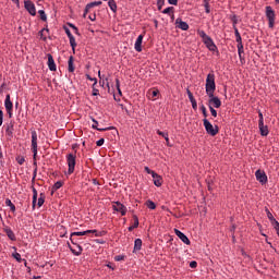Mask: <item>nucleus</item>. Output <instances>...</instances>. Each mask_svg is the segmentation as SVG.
Masks as SVG:
<instances>
[{"label": "nucleus", "mask_w": 279, "mask_h": 279, "mask_svg": "<svg viewBox=\"0 0 279 279\" xmlns=\"http://www.w3.org/2000/svg\"><path fill=\"white\" fill-rule=\"evenodd\" d=\"M205 90L208 97H213V94H215V90H217V85L215 84V73H209L207 75Z\"/></svg>", "instance_id": "nucleus-1"}, {"label": "nucleus", "mask_w": 279, "mask_h": 279, "mask_svg": "<svg viewBox=\"0 0 279 279\" xmlns=\"http://www.w3.org/2000/svg\"><path fill=\"white\" fill-rule=\"evenodd\" d=\"M32 151H33V165L34 167H38V162L36 161V157L38 156V133L36 131H32Z\"/></svg>", "instance_id": "nucleus-2"}, {"label": "nucleus", "mask_w": 279, "mask_h": 279, "mask_svg": "<svg viewBox=\"0 0 279 279\" xmlns=\"http://www.w3.org/2000/svg\"><path fill=\"white\" fill-rule=\"evenodd\" d=\"M76 158L77 156L73 153L66 155L68 175H71L75 172Z\"/></svg>", "instance_id": "nucleus-3"}, {"label": "nucleus", "mask_w": 279, "mask_h": 279, "mask_svg": "<svg viewBox=\"0 0 279 279\" xmlns=\"http://www.w3.org/2000/svg\"><path fill=\"white\" fill-rule=\"evenodd\" d=\"M203 125H204L207 134H209V136H217L219 134V126L213 125V123H210V121H208V119L203 120Z\"/></svg>", "instance_id": "nucleus-4"}, {"label": "nucleus", "mask_w": 279, "mask_h": 279, "mask_svg": "<svg viewBox=\"0 0 279 279\" xmlns=\"http://www.w3.org/2000/svg\"><path fill=\"white\" fill-rule=\"evenodd\" d=\"M266 19H268V26L270 29H274L276 25V11L271 7H266Z\"/></svg>", "instance_id": "nucleus-5"}, {"label": "nucleus", "mask_w": 279, "mask_h": 279, "mask_svg": "<svg viewBox=\"0 0 279 279\" xmlns=\"http://www.w3.org/2000/svg\"><path fill=\"white\" fill-rule=\"evenodd\" d=\"M86 234H97V230L72 232L71 236H70V241H71V243L75 244V238H73V236H86Z\"/></svg>", "instance_id": "nucleus-6"}, {"label": "nucleus", "mask_w": 279, "mask_h": 279, "mask_svg": "<svg viewBox=\"0 0 279 279\" xmlns=\"http://www.w3.org/2000/svg\"><path fill=\"white\" fill-rule=\"evenodd\" d=\"M24 8L26 11H28L31 16H36V4H34V2L31 0L24 1Z\"/></svg>", "instance_id": "nucleus-7"}, {"label": "nucleus", "mask_w": 279, "mask_h": 279, "mask_svg": "<svg viewBox=\"0 0 279 279\" xmlns=\"http://www.w3.org/2000/svg\"><path fill=\"white\" fill-rule=\"evenodd\" d=\"M64 32L70 40V46L72 47L73 51H75V48L77 47V43H75V37L73 34H71V29L69 27H64Z\"/></svg>", "instance_id": "nucleus-8"}, {"label": "nucleus", "mask_w": 279, "mask_h": 279, "mask_svg": "<svg viewBox=\"0 0 279 279\" xmlns=\"http://www.w3.org/2000/svg\"><path fill=\"white\" fill-rule=\"evenodd\" d=\"M255 177L257 182H260V184H267V174L263 170H257L255 172Z\"/></svg>", "instance_id": "nucleus-9"}, {"label": "nucleus", "mask_w": 279, "mask_h": 279, "mask_svg": "<svg viewBox=\"0 0 279 279\" xmlns=\"http://www.w3.org/2000/svg\"><path fill=\"white\" fill-rule=\"evenodd\" d=\"M112 208H113V210H116V213H121L122 217H125V214L128 213V208L120 202H117L112 206Z\"/></svg>", "instance_id": "nucleus-10"}, {"label": "nucleus", "mask_w": 279, "mask_h": 279, "mask_svg": "<svg viewBox=\"0 0 279 279\" xmlns=\"http://www.w3.org/2000/svg\"><path fill=\"white\" fill-rule=\"evenodd\" d=\"M209 97V106H214V108H221V99L219 97L215 96V94H211Z\"/></svg>", "instance_id": "nucleus-11"}, {"label": "nucleus", "mask_w": 279, "mask_h": 279, "mask_svg": "<svg viewBox=\"0 0 279 279\" xmlns=\"http://www.w3.org/2000/svg\"><path fill=\"white\" fill-rule=\"evenodd\" d=\"M174 234L182 241V243H185V245H191V240H189V236L184 234L182 231L174 229Z\"/></svg>", "instance_id": "nucleus-12"}, {"label": "nucleus", "mask_w": 279, "mask_h": 279, "mask_svg": "<svg viewBox=\"0 0 279 279\" xmlns=\"http://www.w3.org/2000/svg\"><path fill=\"white\" fill-rule=\"evenodd\" d=\"M203 43H204V45H206V47H207V49H209V51H217V45H215V41H213V38L208 37Z\"/></svg>", "instance_id": "nucleus-13"}, {"label": "nucleus", "mask_w": 279, "mask_h": 279, "mask_svg": "<svg viewBox=\"0 0 279 279\" xmlns=\"http://www.w3.org/2000/svg\"><path fill=\"white\" fill-rule=\"evenodd\" d=\"M101 3H102L101 1H94V2L86 4L83 16L86 17V14H88V12H90L92 8H97L98 5H101Z\"/></svg>", "instance_id": "nucleus-14"}, {"label": "nucleus", "mask_w": 279, "mask_h": 279, "mask_svg": "<svg viewBox=\"0 0 279 279\" xmlns=\"http://www.w3.org/2000/svg\"><path fill=\"white\" fill-rule=\"evenodd\" d=\"M4 108H5L7 112H10V110H13V108H14V104H12V100L10 99V94H8L5 96Z\"/></svg>", "instance_id": "nucleus-15"}, {"label": "nucleus", "mask_w": 279, "mask_h": 279, "mask_svg": "<svg viewBox=\"0 0 279 279\" xmlns=\"http://www.w3.org/2000/svg\"><path fill=\"white\" fill-rule=\"evenodd\" d=\"M175 25L179 29H182L183 32H186L189 29V24L181 19H177Z\"/></svg>", "instance_id": "nucleus-16"}, {"label": "nucleus", "mask_w": 279, "mask_h": 279, "mask_svg": "<svg viewBox=\"0 0 279 279\" xmlns=\"http://www.w3.org/2000/svg\"><path fill=\"white\" fill-rule=\"evenodd\" d=\"M143 38H144V35H140L135 41V51H138V53H141V51H143Z\"/></svg>", "instance_id": "nucleus-17"}, {"label": "nucleus", "mask_w": 279, "mask_h": 279, "mask_svg": "<svg viewBox=\"0 0 279 279\" xmlns=\"http://www.w3.org/2000/svg\"><path fill=\"white\" fill-rule=\"evenodd\" d=\"M48 68L49 71H57L56 61L53 60V56L51 53H48Z\"/></svg>", "instance_id": "nucleus-18"}, {"label": "nucleus", "mask_w": 279, "mask_h": 279, "mask_svg": "<svg viewBox=\"0 0 279 279\" xmlns=\"http://www.w3.org/2000/svg\"><path fill=\"white\" fill-rule=\"evenodd\" d=\"M259 132L263 136H268L269 134V128L265 125V122L258 123Z\"/></svg>", "instance_id": "nucleus-19"}, {"label": "nucleus", "mask_w": 279, "mask_h": 279, "mask_svg": "<svg viewBox=\"0 0 279 279\" xmlns=\"http://www.w3.org/2000/svg\"><path fill=\"white\" fill-rule=\"evenodd\" d=\"M75 59L73 56H70L69 61H68V71L69 73H74L75 72V65H74Z\"/></svg>", "instance_id": "nucleus-20"}, {"label": "nucleus", "mask_w": 279, "mask_h": 279, "mask_svg": "<svg viewBox=\"0 0 279 279\" xmlns=\"http://www.w3.org/2000/svg\"><path fill=\"white\" fill-rule=\"evenodd\" d=\"M153 182L155 186H162V177H160L158 173L153 174Z\"/></svg>", "instance_id": "nucleus-21"}, {"label": "nucleus", "mask_w": 279, "mask_h": 279, "mask_svg": "<svg viewBox=\"0 0 279 279\" xmlns=\"http://www.w3.org/2000/svg\"><path fill=\"white\" fill-rule=\"evenodd\" d=\"M74 245H76V250L73 248L71 245H69L72 254H74V256H81L82 255V251H83L82 246L80 244H77V243H75Z\"/></svg>", "instance_id": "nucleus-22"}, {"label": "nucleus", "mask_w": 279, "mask_h": 279, "mask_svg": "<svg viewBox=\"0 0 279 279\" xmlns=\"http://www.w3.org/2000/svg\"><path fill=\"white\" fill-rule=\"evenodd\" d=\"M4 232L7 236L10 239V241H16V235L14 234V231H12L11 228L9 227L4 228Z\"/></svg>", "instance_id": "nucleus-23"}, {"label": "nucleus", "mask_w": 279, "mask_h": 279, "mask_svg": "<svg viewBox=\"0 0 279 279\" xmlns=\"http://www.w3.org/2000/svg\"><path fill=\"white\" fill-rule=\"evenodd\" d=\"M92 121L94 123L92 125L93 130H97L98 132H108V130H112V128H105V129L97 128V125H99V122H97V120H95V119H92Z\"/></svg>", "instance_id": "nucleus-24"}, {"label": "nucleus", "mask_w": 279, "mask_h": 279, "mask_svg": "<svg viewBox=\"0 0 279 279\" xmlns=\"http://www.w3.org/2000/svg\"><path fill=\"white\" fill-rule=\"evenodd\" d=\"M142 247H143V240H141V239H135L133 252H141V248H142Z\"/></svg>", "instance_id": "nucleus-25"}, {"label": "nucleus", "mask_w": 279, "mask_h": 279, "mask_svg": "<svg viewBox=\"0 0 279 279\" xmlns=\"http://www.w3.org/2000/svg\"><path fill=\"white\" fill-rule=\"evenodd\" d=\"M157 134H158L159 136H162L163 138H166V145H167L168 147H171V144H169V133H165V132L158 130V131H157Z\"/></svg>", "instance_id": "nucleus-26"}, {"label": "nucleus", "mask_w": 279, "mask_h": 279, "mask_svg": "<svg viewBox=\"0 0 279 279\" xmlns=\"http://www.w3.org/2000/svg\"><path fill=\"white\" fill-rule=\"evenodd\" d=\"M5 206L10 207L11 213H16V206L12 203L10 198L5 199Z\"/></svg>", "instance_id": "nucleus-27"}, {"label": "nucleus", "mask_w": 279, "mask_h": 279, "mask_svg": "<svg viewBox=\"0 0 279 279\" xmlns=\"http://www.w3.org/2000/svg\"><path fill=\"white\" fill-rule=\"evenodd\" d=\"M108 7L110 8V10L113 11L114 14H117V1H114V0H109Z\"/></svg>", "instance_id": "nucleus-28"}, {"label": "nucleus", "mask_w": 279, "mask_h": 279, "mask_svg": "<svg viewBox=\"0 0 279 279\" xmlns=\"http://www.w3.org/2000/svg\"><path fill=\"white\" fill-rule=\"evenodd\" d=\"M135 228H138V217L134 216V225L129 227V232H132Z\"/></svg>", "instance_id": "nucleus-29"}, {"label": "nucleus", "mask_w": 279, "mask_h": 279, "mask_svg": "<svg viewBox=\"0 0 279 279\" xmlns=\"http://www.w3.org/2000/svg\"><path fill=\"white\" fill-rule=\"evenodd\" d=\"M44 204H45V194L41 193L37 202L38 208H40Z\"/></svg>", "instance_id": "nucleus-30"}, {"label": "nucleus", "mask_w": 279, "mask_h": 279, "mask_svg": "<svg viewBox=\"0 0 279 279\" xmlns=\"http://www.w3.org/2000/svg\"><path fill=\"white\" fill-rule=\"evenodd\" d=\"M146 206H147V208H149L150 210H156V203H154L153 201H147V202H146Z\"/></svg>", "instance_id": "nucleus-31"}, {"label": "nucleus", "mask_w": 279, "mask_h": 279, "mask_svg": "<svg viewBox=\"0 0 279 279\" xmlns=\"http://www.w3.org/2000/svg\"><path fill=\"white\" fill-rule=\"evenodd\" d=\"M198 36L203 39V41L207 40V38H210L204 31H198Z\"/></svg>", "instance_id": "nucleus-32"}, {"label": "nucleus", "mask_w": 279, "mask_h": 279, "mask_svg": "<svg viewBox=\"0 0 279 279\" xmlns=\"http://www.w3.org/2000/svg\"><path fill=\"white\" fill-rule=\"evenodd\" d=\"M38 14L43 21H47V13H45V10H39Z\"/></svg>", "instance_id": "nucleus-33"}, {"label": "nucleus", "mask_w": 279, "mask_h": 279, "mask_svg": "<svg viewBox=\"0 0 279 279\" xmlns=\"http://www.w3.org/2000/svg\"><path fill=\"white\" fill-rule=\"evenodd\" d=\"M173 7H168L162 11V14H169V16L171 15V13L173 12Z\"/></svg>", "instance_id": "nucleus-34"}, {"label": "nucleus", "mask_w": 279, "mask_h": 279, "mask_svg": "<svg viewBox=\"0 0 279 279\" xmlns=\"http://www.w3.org/2000/svg\"><path fill=\"white\" fill-rule=\"evenodd\" d=\"M204 3L206 14H210V4L207 2V0H204Z\"/></svg>", "instance_id": "nucleus-35"}, {"label": "nucleus", "mask_w": 279, "mask_h": 279, "mask_svg": "<svg viewBox=\"0 0 279 279\" xmlns=\"http://www.w3.org/2000/svg\"><path fill=\"white\" fill-rule=\"evenodd\" d=\"M267 213V217L270 221H272V226L275 225V219H274V215L271 214V211H269V209H266Z\"/></svg>", "instance_id": "nucleus-36"}, {"label": "nucleus", "mask_w": 279, "mask_h": 279, "mask_svg": "<svg viewBox=\"0 0 279 279\" xmlns=\"http://www.w3.org/2000/svg\"><path fill=\"white\" fill-rule=\"evenodd\" d=\"M201 110H202L203 117H205L206 119L208 117V111H206V106L201 105Z\"/></svg>", "instance_id": "nucleus-37"}, {"label": "nucleus", "mask_w": 279, "mask_h": 279, "mask_svg": "<svg viewBox=\"0 0 279 279\" xmlns=\"http://www.w3.org/2000/svg\"><path fill=\"white\" fill-rule=\"evenodd\" d=\"M58 189H62V182L61 181H57L53 185V191H58Z\"/></svg>", "instance_id": "nucleus-38"}, {"label": "nucleus", "mask_w": 279, "mask_h": 279, "mask_svg": "<svg viewBox=\"0 0 279 279\" xmlns=\"http://www.w3.org/2000/svg\"><path fill=\"white\" fill-rule=\"evenodd\" d=\"M243 53H245V50L243 48V44L242 45H238V54L241 56Z\"/></svg>", "instance_id": "nucleus-39"}, {"label": "nucleus", "mask_w": 279, "mask_h": 279, "mask_svg": "<svg viewBox=\"0 0 279 279\" xmlns=\"http://www.w3.org/2000/svg\"><path fill=\"white\" fill-rule=\"evenodd\" d=\"M45 32H49V28H44L39 32L41 38H44V40H47V36L45 35Z\"/></svg>", "instance_id": "nucleus-40"}, {"label": "nucleus", "mask_w": 279, "mask_h": 279, "mask_svg": "<svg viewBox=\"0 0 279 279\" xmlns=\"http://www.w3.org/2000/svg\"><path fill=\"white\" fill-rule=\"evenodd\" d=\"M144 170L146 171V173H148L149 175H151V178H153L154 174L156 173V171L149 169V167H145Z\"/></svg>", "instance_id": "nucleus-41"}, {"label": "nucleus", "mask_w": 279, "mask_h": 279, "mask_svg": "<svg viewBox=\"0 0 279 279\" xmlns=\"http://www.w3.org/2000/svg\"><path fill=\"white\" fill-rule=\"evenodd\" d=\"M116 86H117L119 95H121V83L119 82V78L116 80Z\"/></svg>", "instance_id": "nucleus-42"}, {"label": "nucleus", "mask_w": 279, "mask_h": 279, "mask_svg": "<svg viewBox=\"0 0 279 279\" xmlns=\"http://www.w3.org/2000/svg\"><path fill=\"white\" fill-rule=\"evenodd\" d=\"M13 258H15V260H17V263H21V260H22L21 255L19 253H13Z\"/></svg>", "instance_id": "nucleus-43"}, {"label": "nucleus", "mask_w": 279, "mask_h": 279, "mask_svg": "<svg viewBox=\"0 0 279 279\" xmlns=\"http://www.w3.org/2000/svg\"><path fill=\"white\" fill-rule=\"evenodd\" d=\"M209 110H210L211 116L217 118V110H215V108H213V106H210V105H209Z\"/></svg>", "instance_id": "nucleus-44"}, {"label": "nucleus", "mask_w": 279, "mask_h": 279, "mask_svg": "<svg viewBox=\"0 0 279 279\" xmlns=\"http://www.w3.org/2000/svg\"><path fill=\"white\" fill-rule=\"evenodd\" d=\"M235 43H238V45H243V39L241 38V35L235 36Z\"/></svg>", "instance_id": "nucleus-45"}, {"label": "nucleus", "mask_w": 279, "mask_h": 279, "mask_svg": "<svg viewBox=\"0 0 279 279\" xmlns=\"http://www.w3.org/2000/svg\"><path fill=\"white\" fill-rule=\"evenodd\" d=\"M104 143H106V140L100 138V140H98V141L96 142V145H97V147H101V145H104Z\"/></svg>", "instance_id": "nucleus-46"}, {"label": "nucleus", "mask_w": 279, "mask_h": 279, "mask_svg": "<svg viewBox=\"0 0 279 279\" xmlns=\"http://www.w3.org/2000/svg\"><path fill=\"white\" fill-rule=\"evenodd\" d=\"M158 10H162V5H165V0H158Z\"/></svg>", "instance_id": "nucleus-47"}, {"label": "nucleus", "mask_w": 279, "mask_h": 279, "mask_svg": "<svg viewBox=\"0 0 279 279\" xmlns=\"http://www.w3.org/2000/svg\"><path fill=\"white\" fill-rule=\"evenodd\" d=\"M191 269H196L197 268V262L193 260L190 263Z\"/></svg>", "instance_id": "nucleus-48"}, {"label": "nucleus", "mask_w": 279, "mask_h": 279, "mask_svg": "<svg viewBox=\"0 0 279 279\" xmlns=\"http://www.w3.org/2000/svg\"><path fill=\"white\" fill-rule=\"evenodd\" d=\"M259 121L258 123H265V119L263 118V112H258Z\"/></svg>", "instance_id": "nucleus-49"}, {"label": "nucleus", "mask_w": 279, "mask_h": 279, "mask_svg": "<svg viewBox=\"0 0 279 279\" xmlns=\"http://www.w3.org/2000/svg\"><path fill=\"white\" fill-rule=\"evenodd\" d=\"M33 198L38 199V191L33 187Z\"/></svg>", "instance_id": "nucleus-50"}, {"label": "nucleus", "mask_w": 279, "mask_h": 279, "mask_svg": "<svg viewBox=\"0 0 279 279\" xmlns=\"http://www.w3.org/2000/svg\"><path fill=\"white\" fill-rule=\"evenodd\" d=\"M123 258H125V256H123V255H117V256L114 257V260L120 262V260H123Z\"/></svg>", "instance_id": "nucleus-51"}, {"label": "nucleus", "mask_w": 279, "mask_h": 279, "mask_svg": "<svg viewBox=\"0 0 279 279\" xmlns=\"http://www.w3.org/2000/svg\"><path fill=\"white\" fill-rule=\"evenodd\" d=\"M159 90L158 89H154L153 92H151V96L153 97H158V95H159Z\"/></svg>", "instance_id": "nucleus-52"}, {"label": "nucleus", "mask_w": 279, "mask_h": 279, "mask_svg": "<svg viewBox=\"0 0 279 279\" xmlns=\"http://www.w3.org/2000/svg\"><path fill=\"white\" fill-rule=\"evenodd\" d=\"M193 110H197V100H193L192 102Z\"/></svg>", "instance_id": "nucleus-53"}, {"label": "nucleus", "mask_w": 279, "mask_h": 279, "mask_svg": "<svg viewBox=\"0 0 279 279\" xmlns=\"http://www.w3.org/2000/svg\"><path fill=\"white\" fill-rule=\"evenodd\" d=\"M3 125V111L0 110V126Z\"/></svg>", "instance_id": "nucleus-54"}, {"label": "nucleus", "mask_w": 279, "mask_h": 279, "mask_svg": "<svg viewBox=\"0 0 279 279\" xmlns=\"http://www.w3.org/2000/svg\"><path fill=\"white\" fill-rule=\"evenodd\" d=\"M168 3H170V5H178V0H168Z\"/></svg>", "instance_id": "nucleus-55"}, {"label": "nucleus", "mask_w": 279, "mask_h": 279, "mask_svg": "<svg viewBox=\"0 0 279 279\" xmlns=\"http://www.w3.org/2000/svg\"><path fill=\"white\" fill-rule=\"evenodd\" d=\"M97 95H99V89L93 88V96L97 97Z\"/></svg>", "instance_id": "nucleus-56"}, {"label": "nucleus", "mask_w": 279, "mask_h": 279, "mask_svg": "<svg viewBox=\"0 0 279 279\" xmlns=\"http://www.w3.org/2000/svg\"><path fill=\"white\" fill-rule=\"evenodd\" d=\"M89 20L90 21H96L97 20V15L96 14L89 15Z\"/></svg>", "instance_id": "nucleus-57"}, {"label": "nucleus", "mask_w": 279, "mask_h": 279, "mask_svg": "<svg viewBox=\"0 0 279 279\" xmlns=\"http://www.w3.org/2000/svg\"><path fill=\"white\" fill-rule=\"evenodd\" d=\"M36 202H38V199L33 198V210H36Z\"/></svg>", "instance_id": "nucleus-58"}, {"label": "nucleus", "mask_w": 279, "mask_h": 279, "mask_svg": "<svg viewBox=\"0 0 279 279\" xmlns=\"http://www.w3.org/2000/svg\"><path fill=\"white\" fill-rule=\"evenodd\" d=\"M234 34H235V37L241 36V33H239V28L234 27Z\"/></svg>", "instance_id": "nucleus-59"}, {"label": "nucleus", "mask_w": 279, "mask_h": 279, "mask_svg": "<svg viewBox=\"0 0 279 279\" xmlns=\"http://www.w3.org/2000/svg\"><path fill=\"white\" fill-rule=\"evenodd\" d=\"M189 99H190L191 102L195 101V97L193 96V94H192V96H189Z\"/></svg>", "instance_id": "nucleus-60"}, {"label": "nucleus", "mask_w": 279, "mask_h": 279, "mask_svg": "<svg viewBox=\"0 0 279 279\" xmlns=\"http://www.w3.org/2000/svg\"><path fill=\"white\" fill-rule=\"evenodd\" d=\"M69 26L72 28V29H77V26L73 25V24H69Z\"/></svg>", "instance_id": "nucleus-61"}, {"label": "nucleus", "mask_w": 279, "mask_h": 279, "mask_svg": "<svg viewBox=\"0 0 279 279\" xmlns=\"http://www.w3.org/2000/svg\"><path fill=\"white\" fill-rule=\"evenodd\" d=\"M170 17H171V21H174L175 20V14H173V12H172Z\"/></svg>", "instance_id": "nucleus-62"}, {"label": "nucleus", "mask_w": 279, "mask_h": 279, "mask_svg": "<svg viewBox=\"0 0 279 279\" xmlns=\"http://www.w3.org/2000/svg\"><path fill=\"white\" fill-rule=\"evenodd\" d=\"M7 112H8V114H9V119H12V110L7 111Z\"/></svg>", "instance_id": "nucleus-63"}, {"label": "nucleus", "mask_w": 279, "mask_h": 279, "mask_svg": "<svg viewBox=\"0 0 279 279\" xmlns=\"http://www.w3.org/2000/svg\"><path fill=\"white\" fill-rule=\"evenodd\" d=\"M23 162H25V159L22 158L19 160V165H23Z\"/></svg>", "instance_id": "nucleus-64"}]
</instances>
